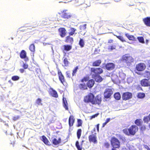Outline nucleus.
I'll return each mask as SVG.
<instances>
[{"mask_svg":"<svg viewBox=\"0 0 150 150\" xmlns=\"http://www.w3.org/2000/svg\"><path fill=\"white\" fill-rule=\"evenodd\" d=\"M84 102L86 103L91 102L93 104H100L102 100L100 95H97L96 97L92 93H90L84 99Z\"/></svg>","mask_w":150,"mask_h":150,"instance_id":"obj_1","label":"nucleus"},{"mask_svg":"<svg viewBox=\"0 0 150 150\" xmlns=\"http://www.w3.org/2000/svg\"><path fill=\"white\" fill-rule=\"evenodd\" d=\"M138 129V128L135 125L131 126L128 129H125L122 130L123 132L128 136L134 135Z\"/></svg>","mask_w":150,"mask_h":150,"instance_id":"obj_2","label":"nucleus"},{"mask_svg":"<svg viewBox=\"0 0 150 150\" xmlns=\"http://www.w3.org/2000/svg\"><path fill=\"white\" fill-rule=\"evenodd\" d=\"M95 83L93 79L89 80L86 83V85L84 83H81L79 86V88L82 90L87 89V87L90 88H92Z\"/></svg>","mask_w":150,"mask_h":150,"instance_id":"obj_3","label":"nucleus"},{"mask_svg":"<svg viewBox=\"0 0 150 150\" xmlns=\"http://www.w3.org/2000/svg\"><path fill=\"white\" fill-rule=\"evenodd\" d=\"M122 59L124 62H126L129 65L134 61V59L129 54H126L123 55L122 57Z\"/></svg>","mask_w":150,"mask_h":150,"instance_id":"obj_4","label":"nucleus"},{"mask_svg":"<svg viewBox=\"0 0 150 150\" xmlns=\"http://www.w3.org/2000/svg\"><path fill=\"white\" fill-rule=\"evenodd\" d=\"M111 144L114 148H119L120 146V142L117 138L114 137L111 140Z\"/></svg>","mask_w":150,"mask_h":150,"instance_id":"obj_5","label":"nucleus"},{"mask_svg":"<svg viewBox=\"0 0 150 150\" xmlns=\"http://www.w3.org/2000/svg\"><path fill=\"white\" fill-rule=\"evenodd\" d=\"M91 70L92 75L93 74L99 75L103 72L102 69L100 68H91Z\"/></svg>","mask_w":150,"mask_h":150,"instance_id":"obj_6","label":"nucleus"},{"mask_svg":"<svg viewBox=\"0 0 150 150\" xmlns=\"http://www.w3.org/2000/svg\"><path fill=\"white\" fill-rule=\"evenodd\" d=\"M149 80L146 79H144L140 81V83L141 86L143 87H149V89H150V81Z\"/></svg>","mask_w":150,"mask_h":150,"instance_id":"obj_7","label":"nucleus"},{"mask_svg":"<svg viewBox=\"0 0 150 150\" xmlns=\"http://www.w3.org/2000/svg\"><path fill=\"white\" fill-rule=\"evenodd\" d=\"M112 93L113 91L112 89L110 88L106 89L104 93V98L107 99L110 98Z\"/></svg>","mask_w":150,"mask_h":150,"instance_id":"obj_8","label":"nucleus"},{"mask_svg":"<svg viewBox=\"0 0 150 150\" xmlns=\"http://www.w3.org/2000/svg\"><path fill=\"white\" fill-rule=\"evenodd\" d=\"M132 94L129 92H126L123 93L122 98L123 100H126L132 98Z\"/></svg>","mask_w":150,"mask_h":150,"instance_id":"obj_9","label":"nucleus"},{"mask_svg":"<svg viewBox=\"0 0 150 150\" xmlns=\"http://www.w3.org/2000/svg\"><path fill=\"white\" fill-rule=\"evenodd\" d=\"M20 57L22 59H24L25 61H28V58L27 56V53L24 50H21L20 53Z\"/></svg>","mask_w":150,"mask_h":150,"instance_id":"obj_10","label":"nucleus"},{"mask_svg":"<svg viewBox=\"0 0 150 150\" xmlns=\"http://www.w3.org/2000/svg\"><path fill=\"white\" fill-rule=\"evenodd\" d=\"M146 67L145 64L143 63H140L137 65L136 66V69L138 71H142L144 70Z\"/></svg>","mask_w":150,"mask_h":150,"instance_id":"obj_11","label":"nucleus"},{"mask_svg":"<svg viewBox=\"0 0 150 150\" xmlns=\"http://www.w3.org/2000/svg\"><path fill=\"white\" fill-rule=\"evenodd\" d=\"M49 93L50 95L53 97L57 98L58 97V95L57 92L52 88H50Z\"/></svg>","mask_w":150,"mask_h":150,"instance_id":"obj_12","label":"nucleus"},{"mask_svg":"<svg viewBox=\"0 0 150 150\" xmlns=\"http://www.w3.org/2000/svg\"><path fill=\"white\" fill-rule=\"evenodd\" d=\"M88 139L90 142H93L94 144H96L97 142V137L94 134H93L89 135L88 137Z\"/></svg>","mask_w":150,"mask_h":150,"instance_id":"obj_13","label":"nucleus"},{"mask_svg":"<svg viewBox=\"0 0 150 150\" xmlns=\"http://www.w3.org/2000/svg\"><path fill=\"white\" fill-rule=\"evenodd\" d=\"M92 77L94 78L96 81L97 82H100L103 80V78L98 74H93Z\"/></svg>","mask_w":150,"mask_h":150,"instance_id":"obj_14","label":"nucleus"},{"mask_svg":"<svg viewBox=\"0 0 150 150\" xmlns=\"http://www.w3.org/2000/svg\"><path fill=\"white\" fill-rule=\"evenodd\" d=\"M115 67V64L112 63H108L106 64L105 66L106 68L108 70H112Z\"/></svg>","mask_w":150,"mask_h":150,"instance_id":"obj_15","label":"nucleus"},{"mask_svg":"<svg viewBox=\"0 0 150 150\" xmlns=\"http://www.w3.org/2000/svg\"><path fill=\"white\" fill-rule=\"evenodd\" d=\"M59 35L62 37H64L66 35V30L64 28H60L58 29Z\"/></svg>","mask_w":150,"mask_h":150,"instance_id":"obj_16","label":"nucleus"},{"mask_svg":"<svg viewBox=\"0 0 150 150\" xmlns=\"http://www.w3.org/2000/svg\"><path fill=\"white\" fill-rule=\"evenodd\" d=\"M58 74L59 79L61 82L63 84L64 82V76L62 74L61 72L59 70L58 72Z\"/></svg>","mask_w":150,"mask_h":150,"instance_id":"obj_17","label":"nucleus"},{"mask_svg":"<svg viewBox=\"0 0 150 150\" xmlns=\"http://www.w3.org/2000/svg\"><path fill=\"white\" fill-rule=\"evenodd\" d=\"M143 21L145 25L147 26L150 27V17H147L144 18Z\"/></svg>","mask_w":150,"mask_h":150,"instance_id":"obj_18","label":"nucleus"},{"mask_svg":"<svg viewBox=\"0 0 150 150\" xmlns=\"http://www.w3.org/2000/svg\"><path fill=\"white\" fill-rule=\"evenodd\" d=\"M61 142V139L60 138L58 139L54 138L52 140V143L55 145H57L60 144Z\"/></svg>","mask_w":150,"mask_h":150,"instance_id":"obj_19","label":"nucleus"},{"mask_svg":"<svg viewBox=\"0 0 150 150\" xmlns=\"http://www.w3.org/2000/svg\"><path fill=\"white\" fill-rule=\"evenodd\" d=\"M76 29L74 28H70L68 30V34L69 36L73 35L75 33Z\"/></svg>","mask_w":150,"mask_h":150,"instance_id":"obj_20","label":"nucleus"},{"mask_svg":"<svg viewBox=\"0 0 150 150\" xmlns=\"http://www.w3.org/2000/svg\"><path fill=\"white\" fill-rule=\"evenodd\" d=\"M74 122V117L72 116H70L69 120V124L70 127L73 125Z\"/></svg>","mask_w":150,"mask_h":150,"instance_id":"obj_21","label":"nucleus"},{"mask_svg":"<svg viewBox=\"0 0 150 150\" xmlns=\"http://www.w3.org/2000/svg\"><path fill=\"white\" fill-rule=\"evenodd\" d=\"M125 35L127 38L130 40L135 41L136 38L133 35H130L128 33L125 34Z\"/></svg>","mask_w":150,"mask_h":150,"instance_id":"obj_22","label":"nucleus"},{"mask_svg":"<svg viewBox=\"0 0 150 150\" xmlns=\"http://www.w3.org/2000/svg\"><path fill=\"white\" fill-rule=\"evenodd\" d=\"M101 62L100 60H97L93 62L92 66L93 67L98 66L101 64Z\"/></svg>","mask_w":150,"mask_h":150,"instance_id":"obj_23","label":"nucleus"},{"mask_svg":"<svg viewBox=\"0 0 150 150\" xmlns=\"http://www.w3.org/2000/svg\"><path fill=\"white\" fill-rule=\"evenodd\" d=\"M73 38L70 37V36L66 37V42H69L72 44L73 42Z\"/></svg>","mask_w":150,"mask_h":150,"instance_id":"obj_24","label":"nucleus"},{"mask_svg":"<svg viewBox=\"0 0 150 150\" xmlns=\"http://www.w3.org/2000/svg\"><path fill=\"white\" fill-rule=\"evenodd\" d=\"M115 98L117 100H119L121 98V95L119 92L115 93L114 95Z\"/></svg>","mask_w":150,"mask_h":150,"instance_id":"obj_25","label":"nucleus"},{"mask_svg":"<svg viewBox=\"0 0 150 150\" xmlns=\"http://www.w3.org/2000/svg\"><path fill=\"white\" fill-rule=\"evenodd\" d=\"M143 76L145 78H147L149 80L150 79V72L148 71H146L143 74Z\"/></svg>","mask_w":150,"mask_h":150,"instance_id":"obj_26","label":"nucleus"},{"mask_svg":"<svg viewBox=\"0 0 150 150\" xmlns=\"http://www.w3.org/2000/svg\"><path fill=\"white\" fill-rule=\"evenodd\" d=\"M142 121L141 119H136L134 122L135 124L137 126H140L142 123Z\"/></svg>","mask_w":150,"mask_h":150,"instance_id":"obj_27","label":"nucleus"},{"mask_svg":"<svg viewBox=\"0 0 150 150\" xmlns=\"http://www.w3.org/2000/svg\"><path fill=\"white\" fill-rule=\"evenodd\" d=\"M42 100L40 98H37L35 102V105H42Z\"/></svg>","mask_w":150,"mask_h":150,"instance_id":"obj_28","label":"nucleus"},{"mask_svg":"<svg viewBox=\"0 0 150 150\" xmlns=\"http://www.w3.org/2000/svg\"><path fill=\"white\" fill-rule=\"evenodd\" d=\"M42 141L46 144L47 145L48 144L49 141L46 137L44 135L42 136Z\"/></svg>","mask_w":150,"mask_h":150,"instance_id":"obj_29","label":"nucleus"},{"mask_svg":"<svg viewBox=\"0 0 150 150\" xmlns=\"http://www.w3.org/2000/svg\"><path fill=\"white\" fill-rule=\"evenodd\" d=\"M79 44L81 47H83L85 44L84 40L83 39L80 38Z\"/></svg>","mask_w":150,"mask_h":150,"instance_id":"obj_30","label":"nucleus"},{"mask_svg":"<svg viewBox=\"0 0 150 150\" xmlns=\"http://www.w3.org/2000/svg\"><path fill=\"white\" fill-rule=\"evenodd\" d=\"M150 120V113L149 115L146 117H144L143 119V120L145 123H147Z\"/></svg>","mask_w":150,"mask_h":150,"instance_id":"obj_31","label":"nucleus"},{"mask_svg":"<svg viewBox=\"0 0 150 150\" xmlns=\"http://www.w3.org/2000/svg\"><path fill=\"white\" fill-rule=\"evenodd\" d=\"M116 46L114 44H112L109 45L108 47V49L111 51L115 49Z\"/></svg>","mask_w":150,"mask_h":150,"instance_id":"obj_32","label":"nucleus"},{"mask_svg":"<svg viewBox=\"0 0 150 150\" xmlns=\"http://www.w3.org/2000/svg\"><path fill=\"white\" fill-rule=\"evenodd\" d=\"M29 49L31 52H35V46L33 44H32L30 45Z\"/></svg>","mask_w":150,"mask_h":150,"instance_id":"obj_33","label":"nucleus"},{"mask_svg":"<svg viewBox=\"0 0 150 150\" xmlns=\"http://www.w3.org/2000/svg\"><path fill=\"white\" fill-rule=\"evenodd\" d=\"M75 146L78 150H82V147L80 145L78 141H76L75 144Z\"/></svg>","mask_w":150,"mask_h":150,"instance_id":"obj_34","label":"nucleus"},{"mask_svg":"<svg viewBox=\"0 0 150 150\" xmlns=\"http://www.w3.org/2000/svg\"><path fill=\"white\" fill-rule=\"evenodd\" d=\"M145 94L144 93H138L137 97L139 98H143L145 97Z\"/></svg>","mask_w":150,"mask_h":150,"instance_id":"obj_35","label":"nucleus"},{"mask_svg":"<svg viewBox=\"0 0 150 150\" xmlns=\"http://www.w3.org/2000/svg\"><path fill=\"white\" fill-rule=\"evenodd\" d=\"M113 35L115 36L117 38H118L119 40H120V41H121L122 42H125V39L122 36H121L120 35H115L114 34Z\"/></svg>","mask_w":150,"mask_h":150,"instance_id":"obj_36","label":"nucleus"},{"mask_svg":"<svg viewBox=\"0 0 150 150\" xmlns=\"http://www.w3.org/2000/svg\"><path fill=\"white\" fill-rule=\"evenodd\" d=\"M137 39L140 42L142 43H145L144 39L143 37H137Z\"/></svg>","mask_w":150,"mask_h":150,"instance_id":"obj_37","label":"nucleus"},{"mask_svg":"<svg viewBox=\"0 0 150 150\" xmlns=\"http://www.w3.org/2000/svg\"><path fill=\"white\" fill-rule=\"evenodd\" d=\"M81 132V129H79L78 130L77 132V137L78 139L80 138Z\"/></svg>","mask_w":150,"mask_h":150,"instance_id":"obj_38","label":"nucleus"},{"mask_svg":"<svg viewBox=\"0 0 150 150\" xmlns=\"http://www.w3.org/2000/svg\"><path fill=\"white\" fill-rule=\"evenodd\" d=\"M20 79V77L18 76H13L11 78V79L13 81H16Z\"/></svg>","mask_w":150,"mask_h":150,"instance_id":"obj_39","label":"nucleus"},{"mask_svg":"<svg viewBox=\"0 0 150 150\" xmlns=\"http://www.w3.org/2000/svg\"><path fill=\"white\" fill-rule=\"evenodd\" d=\"M86 24H84L83 25H81L79 28L80 30H84L86 28Z\"/></svg>","mask_w":150,"mask_h":150,"instance_id":"obj_40","label":"nucleus"},{"mask_svg":"<svg viewBox=\"0 0 150 150\" xmlns=\"http://www.w3.org/2000/svg\"><path fill=\"white\" fill-rule=\"evenodd\" d=\"M78 69V66H76L75 67L73 71V72L72 73V76H74L75 75V74L77 71V70Z\"/></svg>","mask_w":150,"mask_h":150,"instance_id":"obj_41","label":"nucleus"},{"mask_svg":"<svg viewBox=\"0 0 150 150\" xmlns=\"http://www.w3.org/2000/svg\"><path fill=\"white\" fill-rule=\"evenodd\" d=\"M59 14L61 17L65 18L66 17V13L65 11H63L62 12L59 13Z\"/></svg>","mask_w":150,"mask_h":150,"instance_id":"obj_42","label":"nucleus"},{"mask_svg":"<svg viewBox=\"0 0 150 150\" xmlns=\"http://www.w3.org/2000/svg\"><path fill=\"white\" fill-rule=\"evenodd\" d=\"M72 15L70 13H66V19H70L72 17Z\"/></svg>","mask_w":150,"mask_h":150,"instance_id":"obj_43","label":"nucleus"},{"mask_svg":"<svg viewBox=\"0 0 150 150\" xmlns=\"http://www.w3.org/2000/svg\"><path fill=\"white\" fill-rule=\"evenodd\" d=\"M77 122H78V126L79 127L82 124V121L81 119H78L77 120Z\"/></svg>","mask_w":150,"mask_h":150,"instance_id":"obj_44","label":"nucleus"},{"mask_svg":"<svg viewBox=\"0 0 150 150\" xmlns=\"http://www.w3.org/2000/svg\"><path fill=\"white\" fill-rule=\"evenodd\" d=\"M72 47V46L71 45H66V51H69L70 50Z\"/></svg>","mask_w":150,"mask_h":150,"instance_id":"obj_45","label":"nucleus"},{"mask_svg":"<svg viewBox=\"0 0 150 150\" xmlns=\"http://www.w3.org/2000/svg\"><path fill=\"white\" fill-rule=\"evenodd\" d=\"M28 64L26 63H24L23 64L22 67L24 69H26L28 67Z\"/></svg>","mask_w":150,"mask_h":150,"instance_id":"obj_46","label":"nucleus"},{"mask_svg":"<svg viewBox=\"0 0 150 150\" xmlns=\"http://www.w3.org/2000/svg\"><path fill=\"white\" fill-rule=\"evenodd\" d=\"M104 146L106 148H108L110 146V144L108 143L105 142L104 144Z\"/></svg>","mask_w":150,"mask_h":150,"instance_id":"obj_47","label":"nucleus"},{"mask_svg":"<svg viewBox=\"0 0 150 150\" xmlns=\"http://www.w3.org/2000/svg\"><path fill=\"white\" fill-rule=\"evenodd\" d=\"M20 118V117L19 116H14L13 117V120L14 121H16L18 120Z\"/></svg>","mask_w":150,"mask_h":150,"instance_id":"obj_48","label":"nucleus"},{"mask_svg":"<svg viewBox=\"0 0 150 150\" xmlns=\"http://www.w3.org/2000/svg\"><path fill=\"white\" fill-rule=\"evenodd\" d=\"M99 113H97L95 114H94V115H92L91 117V119H92L95 118L96 117H97V116L99 115Z\"/></svg>","mask_w":150,"mask_h":150,"instance_id":"obj_49","label":"nucleus"},{"mask_svg":"<svg viewBox=\"0 0 150 150\" xmlns=\"http://www.w3.org/2000/svg\"><path fill=\"white\" fill-rule=\"evenodd\" d=\"M100 50L98 49H96L94 52V54H96L98 53V52H100Z\"/></svg>","mask_w":150,"mask_h":150,"instance_id":"obj_50","label":"nucleus"},{"mask_svg":"<svg viewBox=\"0 0 150 150\" xmlns=\"http://www.w3.org/2000/svg\"><path fill=\"white\" fill-rule=\"evenodd\" d=\"M65 99L66 100V98L63 97V106L64 107L66 108V103L65 102Z\"/></svg>","mask_w":150,"mask_h":150,"instance_id":"obj_51","label":"nucleus"},{"mask_svg":"<svg viewBox=\"0 0 150 150\" xmlns=\"http://www.w3.org/2000/svg\"><path fill=\"white\" fill-rule=\"evenodd\" d=\"M144 147L145 149H146L147 150H150L149 148L147 145H144Z\"/></svg>","mask_w":150,"mask_h":150,"instance_id":"obj_52","label":"nucleus"},{"mask_svg":"<svg viewBox=\"0 0 150 150\" xmlns=\"http://www.w3.org/2000/svg\"><path fill=\"white\" fill-rule=\"evenodd\" d=\"M110 118H108L106 119V120L105 122H106V123H108V122H110Z\"/></svg>","mask_w":150,"mask_h":150,"instance_id":"obj_53","label":"nucleus"},{"mask_svg":"<svg viewBox=\"0 0 150 150\" xmlns=\"http://www.w3.org/2000/svg\"><path fill=\"white\" fill-rule=\"evenodd\" d=\"M24 69H19V71L21 73H23L24 71Z\"/></svg>","mask_w":150,"mask_h":150,"instance_id":"obj_54","label":"nucleus"},{"mask_svg":"<svg viewBox=\"0 0 150 150\" xmlns=\"http://www.w3.org/2000/svg\"><path fill=\"white\" fill-rule=\"evenodd\" d=\"M11 144H12L13 145V146L14 144H15V142L13 140L11 143Z\"/></svg>","mask_w":150,"mask_h":150,"instance_id":"obj_55","label":"nucleus"},{"mask_svg":"<svg viewBox=\"0 0 150 150\" xmlns=\"http://www.w3.org/2000/svg\"><path fill=\"white\" fill-rule=\"evenodd\" d=\"M113 41V40H108V43H112Z\"/></svg>","mask_w":150,"mask_h":150,"instance_id":"obj_56","label":"nucleus"},{"mask_svg":"<svg viewBox=\"0 0 150 150\" xmlns=\"http://www.w3.org/2000/svg\"><path fill=\"white\" fill-rule=\"evenodd\" d=\"M99 124H98L96 125V128L98 130H99Z\"/></svg>","mask_w":150,"mask_h":150,"instance_id":"obj_57","label":"nucleus"},{"mask_svg":"<svg viewBox=\"0 0 150 150\" xmlns=\"http://www.w3.org/2000/svg\"><path fill=\"white\" fill-rule=\"evenodd\" d=\"M107 123H106V122H105L103 124V126H102V127H104L107 124Z\"/></svg>","mask_w":150,"mask_h":150,"instance_id":"obj_58","label":"nucleus"},{"mask_svg":"<svg viewBox=\"0 0 150 150\" xmlns=\"http://www.w3.org/2000/svg\"><path fill=\"white\" fill-rule=\"evenodd\" d=\"M67 105V101H66V110H68V107Z\"/></svg>","mask_w":150,"mask_h":150,"instance_id":"obj_59","label":"nucleus"},{"mask_svg":"<svg viewBox=\"0 0 150 150\" xmlns=\"http://www.w3.org/2000/svg\"><path fill=\"white\" fill-rule=\"evenodd\" d=\"M84 81H86V79L84 78V79H82L81 80V81L82 82H83Z\"/></svg>","mask_w":150,"mask_h":150,"instance_id":"obj_60","label":"nucleus"},{"mask_svg":"<svg viewBox=\"0 0 150 150\" xmlns=\"http://www.w3.org/2000/svg\"><path fill=\"white\" fill-rule=\"evenodd\" d=\"M146 44H147L149 42V40H146Z\"/></svg>","mask_w":150,"mask_h":150,"instance_id":"obj_61","label":"nucleus"},{"mask_svg":"<svg viewBox=\"0 0 150 150\" xmlns=\"http://www.w3.org/2000/svg\"><path fill=\"white\" fill-rule=\"evenodd\" d=\"M83 142H84V141L82 140V141L81 142V145H82V144H83Z\"/></svg>","mask_w":150,"mask_h":150,"instance_id":"obj_62","label":"nucleus"},{"mask_svg":"<svg viewBox=\"0 0 150 150\" xmlns=\"http://www.w3.org/2000/svg\"><path fill=\"white\" fill-rule=\"evenodd\" d=\"M64 50H66V45H64Z\"/></svg>","mask_w":150,"mask_h":150,"instance_id":"obj_63","label":"nucleus"},{"mask_svg":"<svg viewBox=\"0 0 150 150\" xmlns=\"http://www.w3.org/2000/svg\"><path fill=\"white\" fill-rule=\"evenodd\" d=\"M66 65L67 64H68V63L69 62L67 61V59H66Z\"/></svg>","mask_w":150,"mask_h":150,"instance_id":"obj_64","label":"nucleus"}]
</instances>
